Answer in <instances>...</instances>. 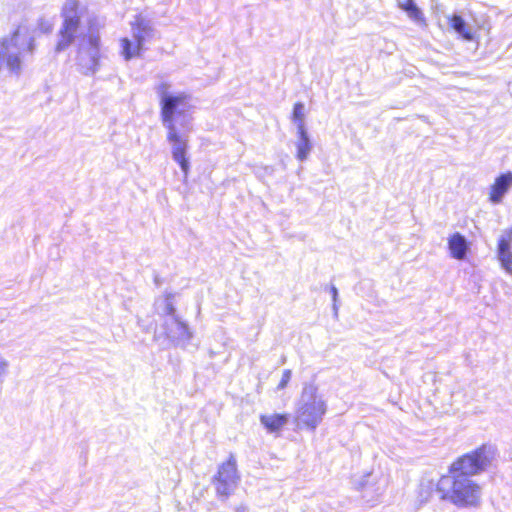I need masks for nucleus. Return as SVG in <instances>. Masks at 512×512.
<instances>
[{
  "label": "nucleus",
  "mask_w": 512,
  "mask_h": 512,
  "mask_svg": "<svg viewBox=\"0 0 512 512\" xmlns=\"http://www.w3.org/2000/svg\"><path fill=\"white\" fill-rule=\"evenodd\" d=\"M132 29L135 31V40L145 41V37L152 32V27L149 21L141 14L136 15L134 21L131 23Z\"/></svg>",
  "instance_id": "nucleus-18"
},
{
  "label": "nucleus",
  "mask_w": 512,
  "mask_h": 512,
  "mask_svg": "<svg viewBox=\"0 0 512 512\" xmlns=\"http://www.w3.org/2000/svg\"><path fill=\"white\" fill-rule=\"evenodd\" d=\"M168 89L169 85L167 83H161L157 87L160 97V118L167 129V140L173 145V159L187 174L189 170V162L186 157L187 138L180 133V130H189L194 109L192 97L186 92L171 94L168 93Z\"/></svg>",
  "instance_id": "nucleus-1"
},
{
  "label": "nucleus",
  "mask_w": 512,
  "mask_h": 512,
  "mask_svg": "<svg viewBox=\"0 0 512 512\" xmlns=\"http://www.w3.org/2000/svg\"><path fill=\"white\" fill-rule=\"evenodd\" d=\"M52 30V26L51 25H47V28L45 29V32H51Z\"/></svg>",
  "instance_id": "nucleus-26"
},
{
  "label": "nucleus",
  "mask_w": 512,
  "mask_h": 512,
  "mask_svg": "<svg viewBox=\"0 0 512 512\" xmlns=\"http://www.w3.org/2000/svg\"><path fill=\"white\" fill-rule=\"evenodd\" d=\"M327 411L326 400L314 383H305L295 406L294 421L299 429L314 430Z\"/></svg>",
  "instance_id": "nucleus-3"
},
{
  "label": "nucleus",
  "mask_w": 512,
  "mask_h": 512,
  "mask_svg": "<svg viewBox=\"0 0 512 512\" xmlns=\"http://www.w3.org/2000/svg\"><path fill=\"white\" fill-rule=\"evenodd\" d=\"M496 257L500 267L512 276V228L505 230L499 236L496 247Z\"/></svg>",
  "instance_id": "nucleus-7"
},
{
  "label": "nucleus",
  "mask_w": 512,
  "mask_h": 512,
  "mask_svg": "<svg viewBox=\"0 0 512 512\" xmlns=\"http://www.w3.org/2000/svg\"><path fill=\"white\" fill-rule=\"evenodd\" d=\"M481 473L478 469L475 460L471 456L470 453L460 457L456 460L450 467L448 474H453L455 476L465 475L466 477L471 478L473 475H477Z\"/></svg>",
  "instance_id": "nucleus-10"
},
{
  "label": "nucleus",
  "mask_w": 512,
  "mask_h": 512,
  "mask_svg": "<svg viewBox=\"0 0 512 512\" xmlns=\"http://www.w3.org/2000/svg\"><path fill=\"white\" fill-rule=\"evenodd\" d=\"M233 512H249V509L246 506H239L236 507Z\"/></svg>",
  "instance_id": "nucleus-22"
},
{
  "label": "nucleus",
  "mask_w": 512,
  "mask_h": 512,
  "mask_svg": "<svg viewBox=\"0 0 512 512\" xmlns=\"http://www.w3.org/2000/svg\"><path fill=\"white\" fill-rule=\"evenodd\" d=\"M143 44L144 42H142L141 39L135 40V42L133 43L127 37L121 38L120 47L123 58L125 60H130L132 58L139 57L143 50Z\"/></svg>",
  "instance_id": "nucleus-15"
},
{
  "label": "nucleus",
  "mask_w": 512,
  "mask_h": 512,
  "mask_svg": "<svg viewBox=\"0 0 512 512\" xmlns=\"http://www.w3.org/2000/svg\"><path fill=\"white\" fill-rule=\"evenodd\" d=\"M353 484L360 491L362 499L367 504L374 506L383 499L389 480L387 476L380 473H365L356 476Z\"/></svg>",
  "instance_id": "nucleus-5"
},
{
  "label": "nucleus",
  "mask_w": 512,
  "mask_h": 512,
  "mask_svg": "<svg viewBox=\"0 0 512 512\" xmlns=\"http://www.w3.org/2000/svg\"><path fill=\"white\" fill-rule=\"evenodd\" d=\"M297 140L295 141L296 158L299 161L308 159L312 151V143L307 130L296 131Z\"/></svg>",
  "instance_id": "nucleus-14"
},
{
  "label": "nucleus",
  "mask_w": 512,
  "mask_h": 512,
  "mask_svg": "<svg viewBox=\"0 0 512 512\" xmlns=\"http://www.w3.org/2000/svg\"><path fill=\"white\" fill-rule=\"evenodd\" d=\"M331 292H332L333 300L336 301V298H337V295H338V291H337L336 287H332L331 288Z\"/></svg>",
  "instance_id": "nucleus-25"
},
{
  "label": "nucleus",
  "mask_w": 512,
  "mask_h": 512,
  "mask_svg": "<svg viewBox=\"0 0 512 512\" xmlns=\"http://www.w3.org/2000/svg\"><path fill=\"white\" fill-rule=\"evenodd\" d=\"M6 363L0 359V377L4 374Z\"/></svg>",
  "instance_id": "nucleus-23"
},
{
  "label": "nucleus",
  "mask_w": 512,
  "mask_h": 512,
  "mask_svg": "<svg viewBox=\"0 0 512 512\" xmlns=\"http://www.w3.org/2000/svg\"><path fill=\"white\" fill-rule=\"evenodd\" d=\"M292 377V372L289 369H286L282 372L281 378L276 386V391H282L284 390L288 383L290 382Z\"/></svg>",
  "instance_id": "nucleus-21"
},
{
  "label": "nucleus",
  "mask_w": 512,
  "mask_h": 512,
  "mask_svg": "<svg viewBox=\"0 0 512 512\" xmlns=\"http://www.w3.org/2000/svg\"><path fill=\"white\" fill-rule=\"evenodd\" d=\"M4 61L6 66L13 72H17L20 69L21 61L18 55H7L5 53Z\"/></svg>",
  "instance_id": "nucleus-20"
},
{
  "label": "nucleus",
  "mask_w": 512,
  "mask_h": 512,
  "mask_svg": "<svg viewBox=\"0 0 512 512\" xmlns=\"http://www.w3.org/2000/svg\"><path fill=\"white\" fill-rule=\"evenodd\" d=\"M288 421L289 415L286 413H271L260 416V423L269 433H279Z\"/></svg>",
  "instance_id": "nucleus-11"
},
{
  "label": "nucleus",
  "mask_w": 512,
  "mask_h": 512,
  "mask_svg": "<svg viewBox=\"0 0 512 512\" xmlns=\"http://www.w3.org/2000/svg\"><path fill=\"white\" fill-rule=\"evenodd\" d=\"M449 256L457 261H464L471 252V243L460 232H453L446 238Z\"/></svg>",
  "instance_id": "nucleus-9"
},
{
  "label": "nucleus",
  "mask_w": 512,
  "mask_h": 512,
  "mask_svg": "<svg viewBox=\"0 0 512 512\" xmlns=\"http://www.w3.org/2000/svg\"><path fill=\"white\" fill-rule=\"evenodd\" d=\"M240 482V474L236 467V461L230 457L226 461V494L228 491H233Z\"/></svg>",
  "instance_id": "nucleus-17"
},
{
  "label": "nucleus",
  "mask_w": 512,
  "mask_h": 512,
  "mask_svg": "<svg viewBox=\"0 0 512 512\" xmlns=\"http://www.w3.org/2000/svg\"><path fill=\"white\" fill-rule=\"evenodd\" d=\"M306 109L305 105L301 102H297L293 106L292 111V123L296 127V131L307 130L306 128Z\"/></svg>",
  "instance_id": "nucleus-19"
},
{
  "label": "nucleus",
  "mask_w": 512,
  "mask_h": 512,
  "mask_svg": "<svg viewBox=\"0 0 512 512\" xmlns=\"http://www.w3.org/2000/svg\"><path fill=\"white\" fill-rule=\"evenodd\" d=\"M399 9L404 11L408 18L419 25H426L423 11L414 0H396Z\"/></svg>",
  "instance_id": "nucleus-13"
},
{
  "label": "nucleus",
  "mask_w": 512,
  "mask_h": 512,
  "mask_svg": "<svg viewBox=\"0 0 512 512\" xmlns=\"http://www.w3.org/2000/svg\"><path fill=\"white\" fill-rule=\"evenodd\" d=\"M511 188L512 172L498 175L487 189L488 201L493 205L501 204Z\"/></svg>",
  "instance_id": "nucleus-8"
},
{
  "label": "nucleus",
  "mask_w": 512,
  "mask_h": 512,
  "mask_svg": "<svg viewBox=\"0 0 512 512\" xmlns=\"http://www.w3.org/2000/svg\"><path fill=\"white\" fill-rule=\"evenodd\" d=\"M480 472L490 467L495 459L496 449L491 445H482L470 452Z\"/></svg>",
  "instance_id": "nucleus-12"
},
{
  "label": "nucleus",
  "mask_w": 512,
  "mask_h": 512,
  "mask_svg": "<svg viewBox=\"0 0 512 512\" xmlns=\"http://www.w3.org/2000/svg\"><path fill=\"white\" fill-rule=\"evenodd\" d=\"M100 46V35L97 31L88 33L81 38L77 55L79 63L87 72H94L99 66Z\"/></svg>",
  "instance_id": "nucleus-6"
},
{
  "label": "nucleus",
  "mask_w": 512,
  "mask_h": 512,
  "mask_svg": "<svg viewBox=\"0 0 512 512\" xmlns=\"http://www.w3.org/2000/svg\"><path fill=\"white\" fill-rule=\"evenodd\" d=\"M448 21L451 28L464 40L472 41L474 40V33L470 26L466 24L464 19L459 15L448 16Z\"/></svg>",
  "instance_id": "nucleus-16"
},
{
  "label": "nucleus",
  "mask_w": 512,
  "mask_h": 512,
  "mask_svg": "<svg viewBox=\"0 0 512 512\" xmlns=\"http://www.w3.org/2000/svg\"><path fill=\"white\" fill-rule=\"evenodd\" d=\"M83 7L79 0H66L61 8L63 19L58 31V40L55 45L56 52L66 50L76 39L81 26Z\"/></svg>",
  "instance_id": "nucleus-4"
},
{
  "label": "nucleus",
  "mask_w": 512,
  "mask_h": 512,
  "mask_svg": "<svg viewBox=\"0 0 512 512\" xmlns=\"http://www.w3.org/2000/svg\"><path fill=\"white\" fill-rule=\"evenodd\" d=\"M33 49H34V40H33V38H31V39L29 40V43H28V51H29V52H32V51H33Z\"/></svg>",
  "instance_id": "nucleus-24"
},
{
  "label": "nucleus",
  "mask_w": 512,
  "mask_h": 512,
  "mask_svg": "<svg viewBox=\"0 0 512 512\" xmlns=\"http://www.w3.org/2000/svg\"><path fill=\"white\" fill-rule=\"evenodd\" d=\"M437 487L443 498L457 507H477L481 502V486L465 475L446 474L440 478Z\"/></svg>",
  "instance_id": "nucleus-2"
}]
</instances>
